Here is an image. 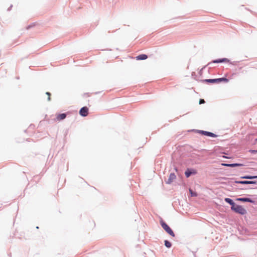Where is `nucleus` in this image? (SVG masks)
I'll return each instance as SVG.
<instances>
[{"instance_id":"13","label":"nucleus","mask_w":257,"mask_h":257,"mask_svg":"<svg viewBox=\"0 0 257 257\" xmlns=\"http://www.w3.org/2000/svg\"><path fill=\"white\" fill-rule=\"evenodd\" d=\"M240 178L241 179H251L257 178V176H242Z\"/></svg>"},{"instance_id":"18","label":"nucleus","mask_w":257,"mask_h":257,"mask_svg":"<svg viewBox=\"0 0 257 257\" xmlns=\"http://www.w3.org/2000/svg\"><path fill=\"white\" fill-rule=\"evenodd\" d=\"M189 192L192 196H196L197 195L196 192H193L191 189H189Z\"/></svg>"},{"instance_id":"8","label":"nucleus","mask_w":257,"mask_h":257,"mask_svg":"<svg viewBox=\"0 0 257 257\" xmlns=\"http://www.w3.org/2000/svg\"><path fill=\"white\" fill-rule=\"evenodd\" d=\"M148 58V56L146 54H141L136 57L137 60H144Z\"/></svg>"},{"instance_id":"21","label":"nucleus","mask_w":257,"mask_h":257,"mask_svg":"<svg viewBox=\"0 0 257 257\" xmlns=\"http://www.w3.org/2000/svg\"><path fill=\"white\" fill-rule=\"evenodd\" d=\"M250 152H251L252 153H256L257 150H250Z\"/></svg>"},{"instance_id":"4","label":"nucleus","mask_w":257,"mask_h":257,"mask_svg":"<svg viewBox=\"0 0 257 257\" xmlns=\"http://www.w3.org/2000/svg\"><path fill=\"white\" fill-rule=\"evenodd\" d=\"M176 178V176L174 173H171L169 175L168 180L166 181L167 184H171Z\"/></svg>"},{"instance_id":"1","label":"nucleus","mask_w":257,"mask_h":257,"mask_svg":"<svg viewBox=\"0 0 257 257\" xmlns=\"http://www.w3.org/2000/svg\"><path fill=\"white\" fill-rule=\"evenodd\" d=\"M231 209L235 212L241 215H244L247 212L246 209L239 205L235 204L234 206L231 207Z\"/></svg>"},{"instance_id":"2","label":"nucleus","mask_w":257,"mask_h":257,"mask_svg":"<svg viewBox=\"0 0 257 257\" xmlns=\"http://www.w3.org/2000/svg\"><path fill=\"white\" fill-rule=\"evenodd\" d=\"M160 224L162 228L171 236L174 237L175 234L171 228L162 220L160 221Z\"/></svg>"},{"instance_id":"16","label":"nucleus","mask_w":257,"mask_h":257,"mask_svg":"<svg viewBox=\"0 0 257 257\" xmlns=\"http://www.w3.org/2000/svg\"><path fill=\"white\" fill-rule=\"evenodd\" d=\"M192 173H195V172H192L190 171H189V170H188L187 171H186L185 172V176L187 178L189 177Z\"/></svg>"},{"instance_id":"6","label":"nucleus","mask_w":257,"mask_h":257,"mask_svg":"<svg viewBox=\"0 0 257 257\" xmlns=\"http://www.w3.org/2000/svg\"><path fill=\"white\" fill-rule=\"evenodd\" d=\"M66 117V114L65 113L58 114L56 115V119L58 121H60L65 119Z\"/></svg>"},{"instance_id":"14","label":"nucleus","mask_w":257,"mask_h":257,"mask_svg":"<svg viewBox=\"0 0 257 257\" xmlns=\"http://www.w3.org/2000/svg\"><path fill=\"white\" fill-rule=\"evenodd\" d=\"M228 82L229 81L228 79L226 78H217V83L220 82Z\"/></svg>"},{"instance_id":"12","label":"nucleus","mask_w":257,"mask_h":257,"mask_svg":"<svg viewBox=\"0 0 257 257\" xmlns=\"http://www.w3.org/2000/svg\"><path fill=\"white\" fill-rule=\"evenodd\" d=\"M225 201L226 202L230 204L231 206H233L235 204L234 202L230 198H225Z\"/></svg>"},{"instance_id":"17","label":"nucleus","mask_w":257,"mask_h":257,"mask_svg":"<svg viewBox=\"0 0 257 257\" xmlns=\"http://www.w3.org/2000/svg\"><path fill=\"white\" fill-rule=\"evenodd\" d=\"M205 81L211 83H217V79H207Z\"/></svg>"},{"instance_id":"3","label":"nucleus","mask_w":257,"mask_h":257,"mask_svg":"<svg viewBox=\"0 0 257 257\" xmlns=\"http://www.w3.org/2000/svg\"><path fill=\"white\" fill-rule=\"evenodd\" d=\"M88 108L86 106L83 107L79 111L80 114L82 116H86L88 115Z\"/></svg>"},{"instance_id":"19","label":"nucleus","mask_w":257,"mask_h":257,"mask_svg":"<svg viewBox=\"0 0 257 257\" xmlns=\"http://www.w3.org/2000/svg\"><path fill=\"white\" fill-rule=\"evenodd\" d=\"M46 94L48 95V100L50 101L51 100V93L49 92H47Z\"/></svg>"},{"instance_id":"9","label":"nucleus","mask_w":257,"mask_h":257,"mask_svg":"<svg viewBox=\"0 0 257 257\" xmlns=\"http://www.w3.org/2000/svg\"><path fill=\"white\" fill-rule=\"evenodd\" d=\"M201 133L205 136L211 137H216V135L212 133L206 132V131H201Z\"/></svg>"},{"instance_id":"20","label":"nucleus","mask_w":257,"mask_h":257,"mask_svg":"<svg viewBox=\"0 0 257 257\" xmlns=\"http://www.w3.org/2000/svg\"><path fill=\"white\" fill-rule=\"evenodd\" d=\"M205 103V101H204V99H200V100H199V104H202V103Z\"/></svg>"},{"instance_id":"10","label":"nucleus","mask_w":257,"mask_h":257,"mask_svg":"<svg viewBox=\"0 0 257 257\" xmlns=\"http://www.w3.org/2000/svg\"><path fill=\"white\" fill-rule=\"evenodd\" d=\"M229 60L227 58H223V59H220L218 60H215L213 61V63H222V62H228Z\"/></svg>"},{"instance_id":"11","label":"nucleus","mask_w":257,"mask_h":257,"mask_svg":"<svg viewBox=\"0 0 257 257\" xmlns=\"http://www.w3.org/2000/svg\"><path fill=\"white\" fill-rule=\"evenodd\" d=\"M222 165L224 166L231 167L243 166V165L241 164H237V163L230 164H222Z\"/></svg>"},{"instance_id":"7","label":"nucleus","mask_w":257,"mask_h":257,"mask_svg":"<svg viewBox=\"0 0 257 257\" xmlns=\"http://www.w3.org/2000/svg\"><path fill=\"white\" fill-rule=\"evenodd\" d=\"M235 183L241 184H256L255 181H235Z\"/></svg>"},{"instance_id":"15","label":"nucleus","mask_w":257,"mask_h":257,"mask_svg":"<svg viewBox=\"0 0 257 257\" xmlns=\"http://www.w3.org/2000/svg\"><path fill=\"white\" fill-rule=\"evenodd\" d=\"M165 245L168 247V248H170L172 246V244L170 242H169V241L166 240H165Z\"/></svg>"},{"instance_id":"5","label":"nucleus","mask_w":257,"mask_h":257,"mask_svg":"<svg viewBox=\"0 0 257 257\" xmlns=\"http://www.w3.org/2000/svg\"><path fill=\"white\" fill-rule=\"evenodd\" d=\"M236 200L241 202H253V201L248 198H237Z\"/></svg>"}]
</instances>
